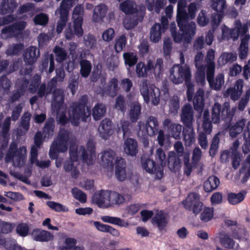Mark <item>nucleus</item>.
Wrapping results in <instances>:
<instances>
[{
	"instance_id": "f257e3e1",
	"label": "nucleus",
	"mask_w": 250,
	"mask_h": 250,
	"mask_svg": "<svg viewBox=\"0 0 250 250\" xmlns=\"http://www.w3.org/2000/svg\"><path fill=\"white\" fill-rule=\"evenodd\" d=\"M64 92L61 89H56L53 92V99L52 106L57 112V121L62 125L67 122L68 119L74 125H78L80 121H86L90 118V110L85 104L87 97L83 96L79 103H73L68 110L66 116V106L63 104Z\"/></svg>"
},
{
	"instance_id": "f03ea898",
	"label": "nucleus",
	"mask_w": 250,
	"mask_h": 250,
	"mask_svg": "<svg viewBox=\"0 0 250 250\" xmlns=\"http://www.w3.org/2000/svg\"><path fill=\"white\" fill-rule=\"evenodd\" d=\"M70 162H66L64 165L65 171L70 172L73 178H76L79 172L77 166L78 160L82 158L83 161L88 165H93L96 160L95 145L93 141L88 142L85 149L83 146L71 144L69 148Z\"/></svg>"
},
{
	"instance_id": "7ed1b4c3",
	"label": "nucleus",
	"mask_w": 250,
	"mask_h": 250,
	"mask_svg": "<svg viewBox=\"0 0 250 250\" xmlns=\"http://www.w3.org/2000/svg\"><path fill=\"white\" fill-rule=\"evenodd\" d=\"M92 200L99 207L106 208L123 203L125 198L117 192L102 190L94 194Z\"/></svg>"
},
{
	"instance_id": "20e7f679",
	"label": "nucleus",
	"mask_w": 250,
	"mask_h": 250,
	"mask_svg": "<svg viewBox=\"0 0 250 250\" xmlns=\"http://www.w3.org/2000/svg\"><path fill=\"white\" fill-rule=\"evenodd\" d=\"M187 22H183L182 29L179 27L180 32H182L181 34L180 32L177 33L176 32V25L175 23L171 24L170 30L175 42H180L184 41L185 43H189L195 36L196 27L195 23L191 21L187 24Z\"/></svg>"
},
{
	"instance_id": "39448f33",
	"label": "nucleus",
	"mask_w": 250,
	"mask_h": 250,
	"mask_svg": "<svg viewBox=\"0 0 250 250\" xmlns=\"http://www.w3.org/2000/svg\"><path fill=\"white\" fill-rule=\"evenodd\" d=\"M140 92L144 101L148 104L150 102L154 105H157L160 103V89L153 84H148L146 80L141 81L140 85Z\"/></svg>"
},
{
	"instance_id": "423d86ee",
	"label": "nucleus",
	"mask_w": 250,
	"mask_h": 250,
	"mask_svg": "<svg viewBox=\"0 0 250 250\" xmlns=\"http://www.w3.org/2000/svg\"><path fill=\"white\" fill-rule=\"evenodd\" d=\"M26 155L27 150L25 146L17 148V145L13 143L10 146L5 156V161L8 163L12 161L15 167H21L25 164Z\"/></svg>"
},
{
	"instance_id": "0eeeda50",
	"label": "nucleus",
	"mask_w": 250,
	"mask_h": 250,
	"mask_svg": "<svg viewBox=\"0 0 250 250\" xmlns=\"http://www.w3.org/2000/svg\"><path fill=\"white\" fill-rule=\"evenodd\" d=\"M69 139V132L64 129H61L57 139L50 147L49 155L51 159H56L57 153L64 152L67 150Z\"/></svg>"
},
{
	"instance_id": "6e6552de",
	"label": "nucleus",
	"mask_w": 250,
	"mask_h": 250,
	"mask_svg": "<svg viewBox=\"0 0 250 250\" xmlns=\"http://www.w3.org/2000/svg\"><path fill=\"white\" fill-rule=\"evenodd\" d=\"M191 78V71L188 65L175 64L169 70V79L175 84L190 80Z\"/></svg>"
},
{
	"instance_id": "1a4fd4ad",
	"label": "nucleus",
	"mask_w": 250,
	"mask_h": 250,
	"mask_svg": "<svg viewBox=\"0 0 250 250\" xmlns=\"http://www.w3.org/2000/svg\"><path fill=\"white\" fill-rule=\"evenodd\" d=\"M77 0H63L61 6L55 14H60V20L58 22L56 30L58 33H61L68 20V10L71 8L74 2Z\"/></svg>"
},
{
	"instance_id": "9d476101",
	"label": "nucleus",
	"mask_w": 250,
	"mask_h": 250,
	"mask_svg": "<svg viewBox=\"0 0 250 250\" xmlns=\"http://www.w3.org/2000/svg\"><path fill=\"white\" fill-rule=\"evenodd\" d=\"M39 56V51L36 47L30 46L26 49L24 55V61L29 65L20 70L21 75H28L32 72V68L30 65L36 61Z\"/></svg>"
},
{
	"instance_id": "9b49d317",
	"label": "nucleus",
	"mask_w": 250,
	"mask_h": 250,
	"mask_svg": "<svg viewBox=\"0 0 250 250\" xmlns=\"http://www.w3.org/2000/svg\"><path fill=\"white\" fill-rule=\"evenodd\" d=\"M26 26V23L22 21L5 26L1 30L0 37L2 39H7L16 37L21 33Z\"/></svg>"
},
{
	"instance_id": "f8f14e48",
	"label": "nucleus",
	"mask_w": 250,
	"mask_h": 250,
	"mask_svg": "<svg viewBox=\"0 0 250 250\" xmlns=\"http://www.w3.org/2000/svg\"><path fill=\"white\" fill-rule=\"evenodd\" d=\"M183 203L187 209L192 211L194 214L198 213L203 207V203L200 201L199 195L195 193L189 194Z\"/></svg>"
},
{
	"instance_id": "ddd939ff",
	"label": "nucleus",
	"mask_w": 250,
	"mask_h": 250,
	"mask_svg": "<svg viewBox=\"0 0 250 250\" xmlns=\"http://www.w3.org/2000/svg\"><path fill=\"white\" fill-rule=\"evenodd\" d=\"M115 171L117 179L120 181L129 180L132 176V173L126 169L125 161L121 157H116Z\"/></svg>"
},
{
	"instance_id": "4468645a",
	"label": "nucleus",
	"mask_w": 250,
	"mask_h": 250,
	"mask_svg": "<svg viewBox=\"0 0 250 250\" xmlns=\"http://www.w3.org/2000/svg\"><path fill=\"white\" fill-rule=\"evenodd\" d=\"M83 7L81 5L76 6L73 11L72 18L74 23V31L78 36L83 35V30L82 28L83 23Z\"/></svg>"
},
{
	"instance_id": "2eb2a0df",
	"label": "nucleus",
	"mask_w": 250,
	"mask_h": 250,
	"mask_svg": "<svg viewBox=\"0 0 250 250\" xmlns=\"http://www.w3.org/2000/svg\"><path fill=\"white\" fill-rule=\"evenodd\" d=\"M100 155V164L107 170L112 171L116 161V153L112 150L102 152Z\"/></svg>"
},
{
	"instance_id": "dca6fc26",
	"label": "nucleus",
	"mask_w": 250,
	"mask_h": 250,
	"mask_svg": "<svg viewBox=\"0 0 250 250\" xmlns=\"http://www.w3.org/2000/svg\"><path fill=\"white\" fill-rule=\"evenodd\" d=\"M187 2L185 0H180L177 4V21L179 27L183 28V22L187 21L188 15L186 11Z\"/></svg>"
},
{
	"instance_id": "f3484780",
	"label": "nucleus",
	"mask_w": 250,
	"mask_h": 250,
	"mask_svg": "<svg viewBox=\"0 0 250 250\" xmlns=\"http://www.w3.org/2000/svg\"><path fill=\"white\" fill-rule=\"evenodd\" d=\"M143 167L148 173L155 174L158 179H161L163 176V168L155 167V162L149 159L142 161Z\"/></svg>"
},
{
	"instance_id": "a211bd4d",
	"label": "nucleus",
	"mask_w": 250,
	"mask_h": 250,
	"mask_svg": "<svg viewBox=\"0 0 250 250\" xmlns=\"http://www.w3.org/2000/svg\"><path fill=\"white\" fill-rule=\"evenodd\" d=\"M203 57V53L201 52H199L194 58L195 65L198 69L196 81L197 82H200L201 84H204L205 83L204 67L201 64Z\"/></svg>"
},
{
	"instance_id": "6ab92c4d",
	"label": "nucleus",
	"mask_w": 250,
	"mask_h": 250,
	"mask_svg": "<svg viewBox=\"0 0 250 250\" xmlns=\"http://www.w3.org/2000/svg\"><path fill=\"white\" fill-rule=\"evenodd\" d=\"M112 122L108 119H104L101 122L98 128L99 135L101 138L107 139L112 134Z\"/></svg>"
},
{
	"instance_id": "aec40b11",
	"label": "nucleus",
	"mask_w": 250,
	"mask_h": 250,
	"mask_svg": "<svg viewBox=\"0 0 250 250\" xmlns=\"http://www.w3.org/2000/svg\"><path fill=\"white\" fill-rule=\"evenodd\" d=\"M181 120L186 126L192 125L193 113L192 106L189 104H186L182 108Z\"/></svg>"
},
{
	"instance_id": "412c9836",
	"label": "nucleus",
	"mask_w": 250,
	"mask_h": 250,
	"mask_svg": "<svg viewBox=\"0 0 250 250\" xmlns=\"http://www.w3.org/2000/svg\"><path fill=\"white\" fill-rule=\"evenodd\" d=\"M153 62L149 60L147 61L146 65L144 63L140 62L136 66V72L138 77H147V72L152 70Z\"/></svg>"
},
{
	"instance_id": "4be33fe9",
	"label": "nucleus",
	"mask_w": 250,
	"mask_h": 250,
	"mask_svg": "<svg viewBox=\"0 0 250 250\" xmlns=\"http://www.w3.org/2000/svg\"><path fill=\"white\" fill-rule=\"evenodd\" d=\"M151 125H147L146 122V125L141 122H139L138 124V135L140 137H144L146 135H148L150 136L154 135L158 131V128L153 127Z\"/></svg>"
},
{
	"instance_id": "5701e85b",
	"label": "nucleus",
	"mask_w": 250,
	"mask_h": 250,
	"mask_svg": "<svg viewBox=\"0 0 250 250\" xmlns=\"http://www.w3.org/2000/svg\"><path fill=\"white\" fill-rule=\"evenodd\" d=\"M38 149L35 146L31 147L30 156V162L31 164H35L36 165L42 168H44L49 166L50 162L49 160L39 161L38 160Z\"/></svg>"
},
{
	"instance_id": "b1692460",
	"label": "nucleus",
	"mask_w": 250,
	"mask_h": 250,
	"mask_svg": "<svg viewBox=\"0 0 250 250\" xmlns=\"http://www.w3.org/2000/svg\"><path fill=\"white\" fill-rule=\"evenodd\" d=\"M107 11V8L104 4L97 5L94 9L92 20L94 22H99L102 21L105 17Z\"/></svg>"
},
{
	"instance_id": "393cba45",
	"label": "nucleus",
	"mask_w": 250,
	"mask_h": 250,
	"mask_svg": "<svg viewBox=\"0 0 250 250\" xmlns=\"http://www.w3.org/2000/svg\"><path fill=\"white\" fill-rule=\"evenodd\" d=\"M125 152L128 155L135 156L138 152V144L137 142L131 138L125 140L124 144Z\"/></svg>"
},
{
	"instance_id": "a878e982",
	"label": "nucleus",
	"mask_w": 250,
	"mask_h": 250,
	"mask_svg": "<svg viewBox=\"0 0 250 250\" xmlns=\"http://www.w3.org/2000/svg\"><path fill=\"white\" fill-rule=\"evenodd\" d=\"M176 153L173 151H169L168 154V167L172 171L179 170L181 167V160Z\"/></svg>"
},
{
	"instance_id": "bb28decb",
	"label": "nucleus",
	"mask_w": 250,
	"mask_h": 250,
	"mask_svg": "<svg viewBox=\"0 0 250 250\" xmlns=\"http://www.w3.org/2000/svg\"><path fill=\"white\" fill-rule=\"evenodd\" d=\"M177 0H169L170 3H174ZM147 9L149 11L154 9L157 13H159L160 9L166 5L167 1L166 0H156L155 2L154 0H146Z\"/></svg>"
},
{
	"instance_id": "cd10ccee",
	"label": "nucleus",
	"mask_w": 250,
	"mask_h": 250,
	"mask_svg": "<svg viewBox=\"0 0 250 250\" xmlns=\"http://www.w3.org/2000/svg\"><path fill=\"white\" fill-rule=\"evenodd\" d=\"M152 220L159 229H161L167 225L168 220V216L167 214L162 210L158 211Z\"/></svg>"
},
{
	"instance_id": "c85d7f7f",
	"label": "nucleus",
	"mask_w": 250,
	"mask_h": 250,
	"mask_svg": "<svg viewBox=\"0 0 250 250\" xmlns=\"http://www.w3.org/2000/svg\"><path fill=\"white\" fill-rule=\"evenodd\" d=\"M28 84V82L26 79L23 80L21 83H16L17 91L13 93L11 97L12 102L18 100L24 94L27 90Z\"/></svg>"
},
{
	"instance_id": "c756f323",
	"label": "nucleus",
	"mask_w": 250,
	"mask_h": 250,
	"mask_svg": "<svg viewBox=\"0 0 250 250\" xmlns=\"http://www.w3.org/2000/svg\"><path fill=\"white\" fill-rule=\"evenodd\" d=\"M17 4L14 0H3L0 4V14L11 13L16 8Z\"/></svg>"
},
{
	"instance_id": "7c9ffc66",
	"label": "nucleus",
	"mask_w": 250,
	"mask_h": 250,
	"mask_svg": "<svg viewBox=\"0 0 250 250\" xmlns=\"http://www.w3.org/2000/svg\"><path fill=\"white\" fill-rule=\"evenodd\" d=\"M101 219L105 223L117 225L120 227L127 228L129 226V223L127 221L119 217L105 215L102 216Z\"/></svg>"
},
{
	"instance_id": "2f4dec72",
	"label": "nucleus",
	"mask_w": 250,
	"mask_h": 250,
	"mask_svg": "<svg viewBox=\"0 0 250 250\" xmlns=\"http://www.w3.org/2000/svg\"><path fill=\"white\" fill-rule=\"evenodd\" d=\"M235 24V28L231 29L230 38L235 40L238 38L240 34L243 35V37L247 35L246 33L248 30V28L246 25L242 26L241 23L239 21H236Z\"/></svg>"
},
{
	"instance_id": "473e14b6",
	"label": "nucleus",
	"mask_w": 250,
	"mask_h": 250,
	"mask_svg": "<svg viewBox=\"0 0 250 250\" xmlns=\"http://www.w3.org/2000/svg\"><path fill=\"white\" fill-rule=\"evenodd\" d=\"M237 59V56L235 54L229 52H223L219 56L217 60L218 65L222 67L228 63L232 62Z\"/></svg>"
},
{
	"instance_id": "72a5a7b5",
	"label": "nucleus",
	"mask_w": 250,
	"mask_h": 250,
	"mask_svg": "<svg viewBox=\"0 0 250 250\" xmlns=\"http://www.w3.org/2000/svg\"><path fill=\"white\" fill-rule=\"evenodd\" d=\"M218 238L221 245L226 248L232 249L234 246V242L229 236L224 232H221L217 234Z\"/></svg>"
},
{
	"instance_id": "f704fd0d",
	"label": "nucleus",
	"mask_w": 250,
	"mask_h": 250,
	"mask_svg": "<svg viewBox=\"0 0 250 250\" xmlns=\"http://www.w3.org/2000/svg\"><path fill=\"white\" fill-rule=\"evenodd\" d=\"M208 82L211 88L219 91L225 83V75L223 73H219L216 76L215 79L212 78Z\"/></svg>"
},
{
	"instance_id": "c9c22d12",
	"label": "nucleus",
	"mask_w": 250,
	"mask_h": 250,
	"mask_svg": "<svg viewBox=\"0 0 250 250\" xmlns=\"http://www.w3.org/2000/svg\"><path fill=\"white\" fill-rule=\"evenodd\" d=\"M119 9L126 14L134 13L137 11L136 4L130 0H126L121 2Z\"/></svg>"
},
{
	"instance_id": "e433bc0d",
	"label": "nucleus",
	"mask_w": 250,
	"mask_h": 250,
	"mask_svg": "<svg viewBox=\"0 0 250 250\" xmlns=\"http://www.w3.org/2000/svg\"><path fill=\"white\" fill-rule=\"evenodd\" d=\"M165 30L162 28L161 24H155L151 28L150 31V39L153 42H157L161 39V35L165 32Z\"/></svg>"
},
{
	"instance_id": "4c0bfd02",
	"label": "nucleus",
	"mask_w": 250,
	"mask_h": 250,
	"mask_svg": "<svg viewBox=\"0 0 250 250\" xmlns=\"http://www.w3.org/2000/svg\"><path fill=\"white\" fill-rule=\"evenodd\" d=\"M246 120L241 119L237 121L235 124L229 127V135L231 137H236L241 133L245 126Z\"/></svg>"
},
{
	"instance_id": "58836bf2",
	"label": "nucleus",
	"mask_w": 250,
	"mask_h": 250,
	"mask_svg": "<svg viewBox=\"0 0 250 250\" xmlns=\"http://www.w3.org/2000/svg\"><path fill=\"white\" fill-rule=\"evenodd\" d=\"M119 89L118 86V81L116 78H112L109 82L107 87L104 91V94L109 95L111 97L116 95Z\"/></svg>"
},
{
	"instance_id": "ea45409f",
	"label": "nucleus",
	"mask_w": 250,
	"mask_h": 250,
	"mask_svg": "<svg viewBox=\"0 0 250 250\" xmlns=\"http://www.w3.org/2000/svg\"><path fill=\"white\" fill-rule=\"evenodd\" d=\"M250 39L249 35H245L241 39V43L239 48V57L241 59L246 58L248 52V41Z\"/></svg>"
},
{
	"instance_id": "a19ab883",
	"label": "nucleus",
	"mask_w": 250,
	"mask_h": 250,
	"mask_svg": "<svg viewBox=\"0 0 250 250\" xmlns=\"http://www.w3.org/2000/svg\"><path fill=\"white\" fill-rule=\"evenodd\" d=\"M33 239L37 241H48L53 238V235L45 230H35L32 233Z\"/></svg>"
},
{
	"instance_id": "79ce46f5",
	"label": "nucleus",
	"mask_w": 250,
	"mask_h": 250,
	"mask_svg": "<svg viewBox=\"0 0 250 250\" xmlns=\"http://www.w3.org/2000/svg\"><path fill=\"white\" fill-rule=\"evenodd\" d=\"M204 91L203 89L199 88L197 91L193 99L194 107L195 110H202L204 106Z\"/></svg>"
},
{
	"instance_id": "37998d69",
	"label": "nucleus",
	"mask_w": 250,
	"mask_h": 250,
	"mask_svg": "<svg viewBox=\"0 0 250 250\" xmlns=\"http://www.w3.org/2000/svg\"><path fill=\"white\" fill-rule=\"evenodd\" d=\"M219 179L215 176H210L204 183V189L206 192H210L216 189L219 185Z\"/></svg>"
},
{
	"instance_id": "c03bdc74",
	"label": "nucleus",
	"mask_w": 250,
	"mask_h": 250,
	"mask_svg": "<svg viewBox=\"0 0 250 250\" xmlns=\"http://www.w3.org/2000/svg\"><path fill=\"white\" fill-rule=\"evenodd\" d=\"M185 145L190 146L195 141V133L192 126H186L184 132Z\"/></svg>"
},
{
	"instance_id": "a18cd8bd",
	"label": "nucleus",
	"mask_w": 250,
	"mask_h": 250,
	"mask_svg": "<svg viewBox=\"0 0 250 250\" xmlns=\"http://www.w3.org/2000/svg\"><path fill=\"white\" fill-rule=\"evenodd\" d=\"M141 105L137 102L132 103L130 105L129 117L132 122H136L141 114Z\"/></svg>"
},
{
	"instance_id": "49530a36",
	"label": "nucleus",
	"mask_w": 250,
	"mask_h": 250,
	"mask_svg": "<svg viewBox=\"0 0 250 250\" xmlns=\"http://www.w3.org/2000/svg\"><path fill=\"white\" fill-rule=\"evenodd\" d=\"M182 131V125L178 124H171L167 130L168 136L174 138L175 139L180 138Z\"/></svg>"
},
{
	"instance_id": "de8ad7c7",
	"label": "nucleus",
	"mask_w": 250,
	"mask_h": 250,
	"mask_svg": "<svg viewBox=\"0 0 250 250\" xmlns=\"http://www.w3.org/2000/svg\"><path fill=\"white\" fill-rule=\"evenodd\" d=\"M54 129V120L49 119L46 122L43 128V134L44 139H49L53 136Z\"/></svg>"
},
{
	"instance_id": "09e8293b",
	"label": "nucleus",
	"mask_w": 250,
	"mask_h": 250,
	"mask_svg": "<svg viewBox=\"0 0 250 250\" xmlns=\"http://www.w3.org/2000/svg\"><path fill=\"white\" fill-rule=\"evenodd\" d=\"M106 107L104 104H98L95 105L92 110V116L95 120H99L105 114Z\"/></svg>"
},
{
	"instance_id": "8fccbe9b",
	"label": "nucleus",
	"mask_w": 250,
	"mask_h": 250,
	"mask_svg": "<svg viewBox=\"0 0 250 250\" xmlns=\"http://www.w3.org/2000/svg\"><path fill=\"white\" fill-rule=\"evenodd\" d=\"M81 66L80 73L82 77L86 78L90 74L91 69L92 65L91 62L86 60H82L80 62Z\"/></svg>"
},
{
	"instance_id": "3c124183",
	"label": "nucleus",
	"mask_w": 250,
	"mask_h": 250,
	"mask_svg": "<svg viewBox=\"0 0 250 250\" xmlns=\"http://www.w3.org/2000/svg\"><path fill=\"white\" fill-rule=\"evenodd\" d=\"M221 104L217 102H215L211 108V119L214 124H218L220 120Z\"/></svg>"
},
{
	"instance_id": "603ef678",
	"label": "nucleus",
	"mask_w": 250,
	"mask_h": 250,
	"mask_svg": "<svg viewBox=\"0 0 250 250\" xmlns=\"http://www.w3.org/2000/svg\"><path fill=\"white\" fill-rule=\"evenodd\" d=\"M123 58L125 63L129 67L134 65L137 62L138 57L137 54L134 52H125L123 54Z\"/></svg>"
},
{
	"instance_id": "864d4df0",
	"label": "nucleus",
	"mask_w": 250,
	"mask_h": 250,
	"mask_svg": "<svg viewBox=\"0 0 250 250\" xmlns=\"http://www.w3.org/2000/svg\"><path fill=\"white\" fill-rule=\"evenodd\" d=\"M56 76L53 78L51 81L48 83V86L50 87H54L56 86L57 81L62 82L63 81L65 77V73L62 68L56 69Z\"/></svg>"
},
{
	"instance_id": "5fc2aeb1",
	"label": "nucleus",
	"mask_w": 250,
	"mask_h": 250,
	"mask_svg": "<svg viewBox=\"0 0 250 250\" xmlns=\"http://www.w3.org/2000/svg\"><path fill=\"white\" fill-rule=\"evenodd\" d=\"M211 6L215 11L222 13L226 7V1L225 0H211Z\"/></svg>"
},
{
	"instance_id": "6e6d98bb",
	"label": "nucleus",
	"mask_w": 250,
	"mask_h": 250,
	"mask_svg": "<svg viewBox=\"0 0 250 250\" xmlns=\"http://www.w3.org/2000/svg\"><path fill=\"white\" fill-rule=\"evenodd\" d=\"M46 205L51 209L56 212H66L68 211L67 207L59 203L50 201L46 202Z\"/></svg>"
},
{
	"instance_id": "4d7b16f0",
	"label": "nucleus",
	"mask_w": 250,
	"mask_h": 250,
	"mask_svg": "<svg viewBox=\"0 0 250 250\" xmlns=\"http://www.w3.org/2000/svg\"><path fill=\"white\" fill-rule=\"evenodd\" d=\"M245 197V194L242 192L237 194L230 193L228 194L229 202L232 205H236L242 202Z\"/></svg>"
},
{
	"instance_id": "13d9d810",
	"label": "nucleus",
	"mask_w": 250,
	"mask_h": 250,
	"mask_svg": "<svg viewBox=\"0 0 250 250\" xmlns=\"http://www.w3.org/2000/svg\"><path fill=\"white\" fill-rule=\"evenodd\" d=\"M126 43V39L124 35H122L115 40L114 48L117 52L123 50Z\"/></svg>"
},
{
	"instance_id": "bf43d9fd",
	"label": "nucleus",
	"mask_w": 250,
	"mask_h": 250,
	"mask_svg": "<svg viewBox=\"0 0 250 250\" xmlns=\"http://www.w3.org/2000/svg\"><path fill=\"white\" fill-rule=\"evenodd\" d=\"M155 159L161 165L160 167H163L167 164L166 155L165 151L161 148H158L156 151Z\"/></svg>"
},
{
	"instance_id": "052dcab7",
	"label": "nucleus",
	"mask_w": 250,
	"mask_h": 250,
	"mask_svg": "<svg viewBox=\"0 0 250 250\" xmlns=\"http://www.w3.org/2000/svg\"><path fill=\"white\" fill-rule=\"evenodd\" d=\"M11 87V82L6 77L2 76L0 77V91L8 93Z\"/></svg>"
},
{
	"instance_id": "680f3d73",
	"label": "nucleus",
	"mask_w": 250,
	"mask_h": 250,
	"mask_svg": "<svg viewBox=\"0 0 250 250\" xmlns=\"http://www.w3.org/2000/svg\"><path fill=\"white\" fill-rule=\"evenodd\" d=\"M54 52L56 55V61L58 62H63L66 57V51L59 46H56L54 49Z\"/></svg>"
},
{
	"instance_id": "e2e57ef3",
	"label": "nucleus",
	"mask_w": 250,
	"mask_h": 250,
	"mask_svg": "<svg viewBox=\"0 0 250 250\" xmlns=\"http://www.w3.org/2000/svg\"><path fill=\"white\" fill-rule=\"evenodd\" d=\"M73 197L81 203H84L86 200V195L78 188H73L72 190Z\"/></svg>"
},
{
	"instance_id": "0e129e2a",
	"label": "nucleus",
	"mask_w": 250,
	"mask_h": 250,
	"mask_svg": "<svg viewBox=\"0 0 250 250\" xmlns=\"http://www.w3.org/2000/svg\"><path fill=\"white\" fill-rule=\"evenodd\" d=\"M223 95L225 97H230L232 100L236 101L239 99L241 94L239 92H237V90L230 87L224 92Z\"/></svg>"
},
{
	"instance_id": "69168bd1",
	"label": "nucleus",
	"mask_w": 250,
	"mask_h": 250,
	"mask_svg": "<svg viewBox=\"0 0 250 250\" xmlns=\"http://www.w3.org/2000/svg\"><path fill=\"white\" fill-rule=\"evenodd\" d=\"M76 240L73 238L67 237L62 247V250H72L76 244Z\"/></svg>"
},
{
	"instance_id": "338daca9",
	"label": "nucleus",
	"mask_w": 250,
	"mask_h": 250,
	"mask_svg": "<svg viewBox=\"0 0 250 250\" xmlns=\"http://www.w3.org/2000/svg\"><path fill=\"white\" fill-rule=\"evenodd\" d=\"M41 82V77L39 75H35L29 86L28 90L31 93H34L37 91V88Z\"/></svg>"
},
{
	"instance_id": "774afa93",
	"label": "nucleus",
	"mask_w": 250,
	"mask_h": 250,
	"mask_svg": "<svg viewBox=\"0 0 250 250\" xmlns=\"http://www.w3.org/2000/svg\"><path fill=\"white\" fill-rule=\"evenodd\" d=\"M208 19L206 16V11L202 10L197 17V22L198 24L200 26L203 27L208 23Z\"/></svg>"
}]
</instances>
